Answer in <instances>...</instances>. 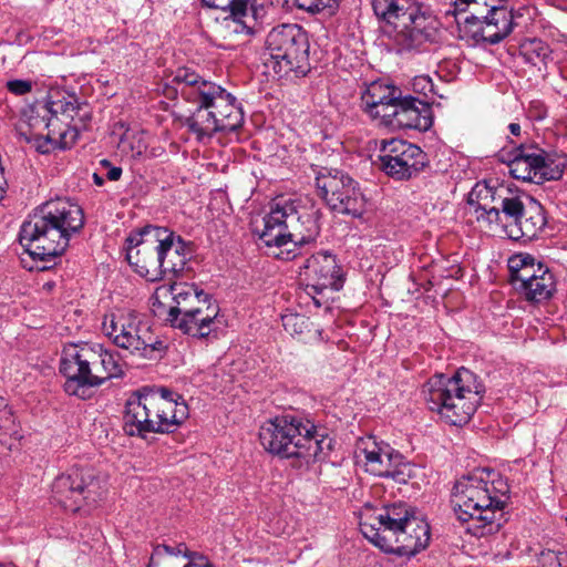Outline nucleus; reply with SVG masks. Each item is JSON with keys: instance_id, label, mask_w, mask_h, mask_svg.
Wrapping results in <instances>:
<instances>
[{"instance_id": "obj_1", "label": "nucleus", "mask_w": 567, "mask_h": 567, "mask_svg": "<svg viewBox=\"0 0 567 567\" xmlns=\"http://www.w3.org/2000/svg\"><path fill=\"white\" fill-rule=\"evenodd\" d=\"M171 83L176 94L195 105L185 120V126L198 142L210 140L216 133H230L241 127V104L221 85L189 68H178Z\"/></svg>"}, {"instance_id": "obj_2", "label": "nucleus", "mask_w": 567, "mask_h": 567, "mask_svg": "<svg viewBox=\"0 0 567 567\" xmlns=\"http://www.w3.org/2000/svg\"><path fill=\"white\" fill-rule=\"evenodd\" d=\"M511 497L507 480L492 468H476L456 481L452 505L465 530L484 537L497 533L506 522L505 507Z\"/></svg>"}, {"instance_id": "obj_3", "label": "nucleus", "mask_w": 567, "mask_h": 567, "mask_svg": "<svg viewBox=\"0 0 567 567\" xmlns=\"http://www.w3.org/2000/svg\"><path fill=\"white\" fill-rule=\"evenodd\" d=\"M360 530L382 551L406 558L423 550L430 540L429 524L405 503L380 508L364 505L360 512Z\"/></svg>"}, {"instance_id": "obj_4", "label": "nucleus", "mask_w": 567, "mask_h": 567, "mask_svg": "<svg viewBox=\"0 0 567 567\" xmlns=\"http://www.w3.org/2000/svg\"><path fill=\"white\" fill-rule=\"evenodd\" d=\"M84 225L80 205L69 198H56L41 205L19 231L24 251L34 259L51 261L62 255L70 239Z\"/></svg>"}, {"instance_id": "obj_5", "label": "nucleus", "mask_w": 567, "mask_h": 567, "mask_svg": "<svg viewBox=\"0 0 567 567\" xmlns=\"http://www.w3.org/2000/svg\"><path fill=\"white\" fill-rule=\"evenodd\" d=\"M372 8L388 45L398 54L429 51L440 40V22L417 0H373Z\"/></svg>"}, {"instance_id": "obj_6", "label": "nucleus", "mask_w": 567, "mask_h": 567, "mask_svg": "<svg viewBox=\"0 0 567 567\" xmlns=\"http://www.w3.org/2000/svg\"><path fill=\"white\" fill-rule=\"evenodd\" d=\"M320 210L312 206H297L291 199L279 197L270 204L262 218L260 240L281 260H292L302 254L305 245L313 243L320 234Z\"/></svg>"}, {"instance_id": "obj_7", "label": "nucleus", "mask_w": 567, "mask_h": 567, "mask_svg": "<svg viewBox=\"0 0 567 567\" xmlns=\"http://www.w3.org/2000/svg\"><path fill=\"white\" fill-rule=\"evenodd\" d=\"M188 414V405L181 394L163 386H144L126 402L123 430L130 436L140 437L172 433Z\"/></svg>"}, {"instance_id": "obj_8", "label": "nucleus", "mask_w": 567, "mask_h": 567, "mask_svg": "<svg viewBox=\"0 0 567 567\" xmlns=\"http://www.w3.org/2000/svg\"><path fill=\"white\" fill-rule=\"evenodd\" d=\"M259 441L272 455L306 463L322 458L332 447L331 437L319 433L310 421L291 414L265 421L259 429Z\"/></svg>"}, {"instance_id": "obj_9", "label": "nucleus", "mask_w": 567, "mask_h": 567, "mask_svg": "<svg viewBox=\"0 0 567 567\" xmlns=\"http://www.w3.org/2000/svg\"><path fill=\"white\" fill-rule=\"evenodd\" d=\"M60 372L65 377L64 391L86 400L91 390L123 375L120 354L102 344H69L63 349Z\"/></svg>"}, {"instance_id": "obj_10", "label": "nucleus", "mask_w": 567, "mask_h": 567, "mask_svg": "<svg viewBox=\"0 0 567 567\" xmlns=\"http://www.w3.org/2000/svg\"><path fill=\"white\" fill-rule=\"evenodd\" d=\"M361 109L379 125L390 130L427 131L432 124L430 102L401 91L390 84L374 81L361 94Z\"/></svg>"}, {"instance_id": "obj_11", "label": "nucleus", "mask_w": 567, "mask_h": 567, "mask_svg": "<svg viewBox=\"0 0 567 567\" xmlns=\"http://www.w3.org/2000/svg\"><path fill=\"white\" fill-rule=\"evenodd\" d=\"M167 297L174 302L167 313L172 327L197 339L207 338L220 328L218 303L195 285L175 282L156 289L155 299Z\"/></svg>"}, {"instance_id": "obj_12", "label": "nucleus", "mask_w": 567, "mask_h": 567, "mask_svg": "<svg viewBox=\"0 0 567 567\" xmlns=\"http://www.w3.org/2000/svg\"><path fill=\"white\" fill-rule=\"evenodd\" d=\"M430 410L451 425L466 424L475 413L484 386L468 369L461 368L452 377L436 374L424 385Z\"/></svg>"}, {"instance_id": "obj_13", "label": "nucleus", "mask_w": 567, "mask_h": 567, "mask_svg": "<svg viewBox=\"0 0 567 567\" xmlns=\"http://www.w3.org/2000/svg\"><path fill=\"white\" fill-rule=\"evenodd\" d=\"M308 34L297 23L274 27L262 52L266 73L274 79L305 76L310 71Z\"/></svg>"}, {"instance_id": "obj_14", "label": "nucleus", "mask_w": 567, "mask_h": 567, "mask_svg": "<svg viewBox=\"0 0 567 567\" xmlns=\"http://www.w3.org/2000/svg\"><path fill=\"white\" fill-rule=\"evenodd\" d=\"M43 111L48 134L34 137V146L41 154L73 147L80 136V131L91 118L89 105L81 102L74 93H65L56 99H50L43 106Z\"/></svg>"}, {"instance_id": "obj_15", "label": "nucleus", "mask_w": 567, "mask_h": 567, "mask_svg": "<svg viewBox=\"0 0 567 567\" xmlns=\"http://www.w3.org/2000/svg\"><path fill=\"white\" fill-rule=\"evenodd\" d=\"M535 198L508 185L492 182H478L470 193V204L478 203L475 213L478 223L486 224L489 230L501 227L507 234L512 224L524 212L527 203Z\"/></svg>"}, {"instance_id": "obj_16", "label": "nucleus", "mask_w": 567, "mask_h": 567, "mask_svg": "<svg viewBox=\"0 0 567 567\" xmlns=\"http://www.w3.org/2000/svg\"><path fill=\"white\" fill-rule=\"evenodd\" d=\"M102 330L114 346L135 357L152 360L164 349L163 342L152 332L151 327L127 309L106 313Z\"/></svg>"}, {"instance_id": "obj_17", "label": "nucleus", "mask_w": 567, "mask_h": 567, "mask_svg": "<svg viewBox=\"0 0 567 567\" xmlns=\"http://www.w3.org/2000/svg\"><path fill=\"white\" fill-rule=\"evenodd\" d=\"M498 158L507 164L515 179L540 185L563 177L567 161L535 143H519L511 151L501 150Z\"/></svg>"}, {"instance_id": "obj_18", "label": "nucleus", "mask_w": 567, "mask_h": 567, "mask_svg": "<svg viewBox=\"0 0 567 567\" xmlns=\"http://www.w3.org/2000/svg\"><path fill=\"white\" fill-rule=\"evenodd\" d=\"M53 498L66 511L95 505L106 494V481L93 467L72 466L52 484Z\"/></svg>"}, {"instance_id": "obj_19", "label": "nucleus", "mask_w": 567, "mask_h": 567, "mask_svg": "<svg viewBox=\"0 0 567 567\" xmlns=\"http://www.w3.org/2000/svg\"><path fill=\"white\" fill-rule=\"evenodd\" d=\"M299 281L316 307L327 302V295L339 291L344 285V274L337 257L326 250L306 257L299 266Z\"/></svg>"}, {"instance_id": "obj_20", "label": "nucleus", "mask_w": 567, "mask_h": 567, "mask_svg": "<svg viewBox=\"0 0 567 567\" xmlns=\"http://www.w3.org/2000/svg\"><path fill=\"white\" fill-rule=\"evenodd\" d=\"M358 463L365 472L379 477L392 478L399 484H405L413 475V466L404 456L389 443L379 441L370 435L361 437L355 447Z\"/></svg>"}, {"instance_id": "obj_21", "label": "nucleus", "mask_w": 567, "mask_h": 567, "mask_svg": "<svg viewBox=\"0 0 567 567\" xmlns=\"http://www.w3.org/2000/svg\"><path fill=\"white\" fill-rule=\"evenodd\" d=\"M511 284L528 302L540 303L549 300L556 291V279L548 267L529 255H517L508 260Z\"/></svg>"}, {"instance_id": "obj_22", "label": "nucleus", "mask_w": 567, "mask_h": 567, "mask_svg": "<svg viewBox=\"0 0 567 567\" xmlns=\"http://www.w3.org/2000/svg\"><path fill=\"white\" fill-rule=\"evenodd\" d=\"M158 226L148 225L126 238V259L135 272L148 281L162 279Z\"/></svg>"}, {"instance_id": "obj_23", "label": "nucleus", "mask_w": 567, "mask_h": 567, "mask_svg": "<svg viewBox=\"0 0 567 567\" xmlns=\"http://www.w3.org/2000/svg\"><path fill=\"white\" fill-rule=\"evenodd\" d=\"M380 151L382 171L398 181L411 178L426 164L425 153L419 146L403 140H383Z\"/></svg>"}, {"instance_id": "obj_24", "label": "nucleus", "mask_w": 567, "mask_h": 567, "mask_svg": "<svg viewBox=\"0 0 567 567\" xmlns=\"http://www.w3.org/2000/svg\"><path fill=\"white\" fill-rule=\"evenodd\" d=\"M157 231L159 238L156 247L159 251L162 278L167 274L181 275L192 258L190 243L166 227L158 226Z\"/></svg>"}, {"instance_id": "obj_25", "label": "nucleus", "mask_w": 567, "mask_h": 567, "mask_svg": "<svg viewBox=\"0 0 567 567\" xmlns=\"http://www.w3.org/2000/svg\"><path fill=\"white\" fill-rule=\"evenodd\" d=\"M270 4L269 0H237L233 16H225L223 23L231 33L251 35L267 16Z\"/></svg>"}, {"instance_id": "obj_26", "label": "nucleus", "mask_w": 567, "mask_h": 567, "mask_svg": "<svg viewBox=\"0 0 567 567\" xmlns=\"http://www.w3.org/2000/svg\"><path fill=\"white\" fill-rule=\"evenodd\" d=\"M477 0H453L445 11L446 17H453L462 38L472 39L475 43H485L482 30L484 19H480L474 13H466L467 7Z\"/></svg>"}, {"instance_id": "obj_27", "label": "nucleus", "mask_w": 567, "mask_h": 567, "mask_svg": "<svg viewBox=\"0 0 567 567\" xmlns=\"http://www.w3.org/2000/svg\"><path fill=\"white\" fill-rule=\"evenodd\" d=\"M337 203L329 202L328 206L337 214L348 215L353 218H362L367 212V198L359 187L358 182L350 177V183L337 194Z\"/></svg>"}, {"instance_id": "obj_28", "label": "nucleus", "mask_w": 567, "mask_h": 567, "mask_svg": "<svg viewBox=\"0 0 567 567\" xmlns=\"http://www.w3.org/2000/svg\"><path fill=\"white\" fill-rule=\"evenodd\" d=\"M523 213L525 214V221L514 223L512 228L508 229L507 235L513 240H532L546 226L545 209L536 199L527 203V207Z\"/></svg>"}, {"instance_id": "obj_29", "label": "nucleus", "mask_w": 567, "mask_h": 567, "mask_svg": "<svg viewBox=\"0 0 567 567\" xmlns=\"http://www.w3.org/2000/svg\"><path fill=\"white\" fill-rule=\"evenodd\" d=\"M513 12L506 7H492L485 16L481 35L485 37V43L497 44L511 34L514 28Z\"/></svg>"}, {"instance_id": "obj_30", "label": "nucleus", "mask_w": 567, "mask_h": 567, "mask_svg": "<svg viewBox=\"0 0 567 567\" xmlns=\"http://www.w3.org/2000/svg\"><path fill=\"white\" fill-rule=\"evenodd\" d=\"M350 175L337 168H320L316 175L318 195L327 205L329 202L337 203V197L334 196L347 186V183H350Z\"/></svg>"}, {"instance_id": "obj_31", "label": "nucleus", "mask_w": 567, "mask_h": 567, "mask_svg": "<svg viewBox=\"0 0 567 567\" xmlns=\"http://www.w3.org/2000/svg\"><path fill=\"white\" fill-rule=\"evenodd\" d=\"M285 330L300 340L308 342L318 339L321 336V330L312 329V322L303 315L288 313L281 317Z\"/></svg>"}, {"instance_id": "obj_32", "label": "nucleus", "mask_w": 567, "mask_h": 567, "mask_svg": "<svg viewBox=\"0 0 567 567\" xmlns=\"http://www.w3.org/2000/svg\"><path fill=\"white\" fill-rule=\"evenodd\" d=\"M147 150V141L144 131L126 130L118 142V151L127 158H138Z\"/></svg>"}, {"instance_id": "obj_33", "label": "nucleus", "mask_w": 567, "mask_h": 567, "mask_svg": "<svg viewBox=\"0 0 567 567\" xmlns=\"http://www.w3.org/2000/svg\"><path fill=\"white\" fill-rule=\"evenodd\" d=\"M6 437H21L13 413L7 404L0 409V441L3 442Z\"/></svg>"}, {"instance_id": "obj_34", "label": "nucleus", "mask_w": 567, "mask_h": 567, "mask_svg": "<svg viewBox=\"0 0 567 567\" xmlns=\"http://www.w3.org/2000/svg\"><path fill=\"white\" fill-rule=\"evenodd\" d=\"M523 53L529 63L536 64L537 60L544 61L548 56L549 49L542 40L533 39L523 45Z\"/></svg>"}, {"instance_id": "obj_35", "label": "nucleus", "mask_w": 567, "mask_h": 567, "mask_svg": "<svg viewBox=\"0 0 567 567\" xmlns=\"http://www.w3.org/2000/svg\"><path fill=\"white\" fill-rule=\"evenodd\" d=\"M305 7L298 8L312 14L332 16L339 8V0H305Z\"/></svg>"}, {"instance_id": "obj_36", "label": "nucleus", "mask_w": 567, "mask_h": 567, "mask_svg": "<svg viewBox=\"0 0 567 567\" xmlns=\"http://www.w3.org/2000/svg\"><path fill=\"white\" fill-rule=\"evenodd\" d=\"M411 85H412V90L415 93H419V94L423 95L424 97H430V96H434V95L443 97V95L436 91L435 85L433 84L432 78L427 74H420V75L414 76Z\"/></svg>"}, {"instance_id": "obj_37", "label": "nucleus", "mask_w": 567, "mask_h": 567, "mask_svg": "<svg viewBox=\"0 0 567 567\" xmlns=\"http://www.w3.org/2000/svg\"><path fill=\"white\" fill-rule=\"evenodd\" d=\"M537 561L539 567H567V553L544 550Z\"/></svg>"}, {"instance_id": "obj_38", "label": "nucleus", "mask_w": 567, "mask_h": 567, "mask_svg": "<svg viewBox=\"0 0 567 567\" xmlns=\"http://www.w3.org/2000/svg\"><path fill=\"white\" fill-rule=\"evenodd\" d=\"M162 551L167 554V555H171V556H183V557H186L188 559L190 557H194V553H195V551L188 550V548H187L185 543H179V544H177L175 546L163 544V545H158L154 549V554L155 555H159Z\"/></svg>"}, {"instance_id": "obj_39", "label": "nucleus", "mask_w": 567, "mask_h": 567, "mask_svg": "<svg viewBox=\"0 0 567 567\" xmlns=\"http://www.w3.org/2000/svg\"><path fill=\"white\" fill-rule=\"evenodd\" d=\"M6 87L10 93L17 96H22L32 91L33 82L30 80L14 79L9 80L6 84Z\"/></svg>"}, {"instance_id": "obj_40", "label": "nucleus", "mask_w": 567, "mask_h": 567, "mask_svg": "<svg viewBox=\"0 0 567 567\" xmlns=\"http://www.w3.org/2000/svg\"><path fill=\"white\" fill-rule=\"evenodd\" d=\"M202 4L208 9L220 10L226 16H233V9L235 8V2L237 0H200Z\"/></svg>"}, {"instance_id": "obj_41", "label": "nucleus", "mask_w": 567, "mask_h": 567, "mask_svg": "<svg viewBox=\"0 0 567 567\" xmlns=\"http://www.w3.org/2000/svg\"><path fill=\"white\" fill-rule=\"evenodd\" d=\"M508 131L511 133V136H507L508 142L515 146H517L519 143H524L522 141V126L518 123H511L508 125Z\"/></svg>"}, {"instance_id": "obj_42", "label": "nucleus", "mask_w": 567, "mask_h": 567, "mask_svg": "<svg viewBox=\"0 0 567 567\" xmlns=\"http://www.w3.org/2000/svg\"><path fill=\"white\" fill-rule=\"evenodd\" d=\"M100 165L107 168V173H106V177L110 179V181H118L122 176V168L118 167V166H112L110 161L107 159H102L100 161Z\"/></svg>"}, {"instance_id": "obj_43", "label": "nucleus", "mask_w": 567, "mask_h": 567, "mask_svg": "<svg viewBox=\"0 0 567 567\" xmlns=\"http://www.w3.org/2000/svg\"><path fill=\"white\" fill-rule=\"evenodd\" d=\"M184 567H214V565L203 555L194 553V557Z\"/></svg>"}, {"instance_id": "obj_44", "label": "nucleus", "mask_w": 567, "mask_h": 567, "mask_svg": "<svg viewBox=\"0 0 567 567\" xmlns=\"http://www.w3.org/2000/svg\"><path fill=\"white\" fill-rule=\"evenodd\" d=\"M93 182H94L95 185L102 186L104 184V178L101 175H99L97 173H94L93 174Z\"/></svg>"}, {"instance_id": "obj_45", "label": "nucleus", "mask_w": 567, "mask_h": 567, "mask_svg": "<svg viewBox=\"0 0 567 567\" xmlns=\"http://www.w3.org/2000/svg\"><path fill=\"white\" fill-rule=\"evenodd\" d=\"M519 221H525V214L523 212L519 213L515 223L518 224Z\"/></svg>"}, {"instance_id": "obj_46", "label": "nucleus", "mask_w": 567, "mask_h": 567, "mask_svg": "<svg viewBox=\"0 0 567 567\" xmlns=\"http://www.w3.org/2000/svg\"><path fill=\"white\" fill-rule=\"evenodd\" d=\"M297 7H305V0H292Z\"/></svg>"}, {"instance_id": "obj_47", "label": "nucleus", "mask_w": 567, "mask_h": 567, "mask_svg": "<svg viewBox=\"0 0 567 567\" xmlns=\"http://www.w3.org/2000/svg\"><path fill=\"white\" fill-rule=\"evenodd\" d=\"M4 405H6V400L2 396H0V409L4 408Z\"/></svg>"}, {"instance_id": "obj_48", "label": "nucleus", "mask_w": 567, "mask_h": 567, "mask_svg": "<svg viewBox=\"0 0 567 567\" xmlns=\"http://www.w3.org/2000/svg\"><path fill=\"white\" fill-rule=\"evenodd\" d=\"M545 116H546V113H545V112L539 113V114L537 115V120H543Z\"/></svg>"}]
</instances>
